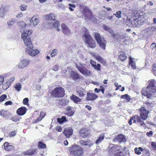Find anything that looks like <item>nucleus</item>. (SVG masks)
<instances>
[{
	"label": "nucleus",
	"instance_id": "30",
	"mask_svg": "<svg viewBox=\"0 0 156 156\" xmlns=\"http://www.w3.org/2000/svg\"><path fill=\"white\" fill-rule=\"evenodd\" d=\"M104 134L103 133H101L99 137L98 138V139L96 141V144H98L103 140L104 138Z\"/></svg>",
	"mask_w": 156,
	"mask_h": 156
},
{
	"label": "nucleus",
	"instance_id": "46",
	"mask_svg": "<svg viewBox=\"0 0 156 156\" xmlns=\"http://www.w3.org/2000/svg\"><path fill=\"white\" fill-rule=\"evenodd\" d=\"M133 119H136L137 122L138 123H141L142 122V120L141 119L140 117L137 115H136L133 117Z\"/></svg>",
	"mask_w": 156,
	"mask_h": 156
},
{
	"label": "nucleus",
	"instance_id": "33",
	"mask_svg": "<svg viewBox=\"0 0 156 156\" xmlns=\"http://www.w3.org/2000/svg\"><path fill=\"white\" fill-rule=\"evenodd\" d=\"M67 120L65 116H63L61 118H58L57 119V121L59 123H62L63 122L67 121Z\"/></svg>",
	"mask_w": 156,
	"mask_h": 156
},
{
	"label": "nucleus",
	"instance_id": "52",
	"mask_svg": "<svg viewBox=\"0 0 156 156\" xmlns=\"http://www.w3.org/2000/svg\"><path fill=\"white\" fill-rule=\"evenodd\" d=\"M58 68L59 66L58 65H55L52 68V69L54 71H57L58 70Z\"/></svg>",
	"mask_w": 156,
	"mask_h": 156
},
{
	"label": "nucleus",
	"instance_id": "47",
	"mask_svg": "<svg viewBox=\"0 0 156 156\" xmlns=\"http://www.w3.org/2000/svg\"><path fill=\"white\" fill-rule=\"evenodd\" d=\"M15 79V78L14 77H13L12 78H11L10 79H9L8 81L6 83L7 85H8V84L10 85L11 83H12L14 80Z\"/></svg>",
	"mask_w": 156,
	"mask_h": 156
},
{
	"label": "nucleus",
	"instance_id": "53",
	"mask_svg": "<svg viewBox=\"0 0 156 156\" xmlns=\"http://www.w3.org/2000/svg\"><path fill=\"white\" fill-rule=\"evenodd\" d=\"M20 8L22 11H25L26 10L27 7L25 5H22L20 6Z\"/></svg>",
	"mask_w": 156,
	"mask_h": 156
},
{
	"label": "nucleus",
	"instance_id": "44",
	"mask_svg": "<svg viewBox=\"0 0 156 156\" xmlns=\"http://www.w3.org/2000/svg\"><path fill=\"white\" fill-rule=\"evenodd\" d=\"M58 50L57 49H54L51 52V57L55 56L57 54Z\"/></svg>",
	"mask_w": 156,
	"mask_h": 156
},
{
	"label": "nucleus",
	"instance_id": "48",
	"mask_svg": "<svg viewBox=\"0 0 156 156\" xmlns=\"http://www.w3.org/2000/svg\"><path fill=\"white\" fill-rule=\"evenodd\" d=\"M122 12L120 11H119L116 12L115 13V16L118 19H119L121 17Z\"/></svg>",
	"mask_w": 156,
	"mask_h": 156
},
{
	"label": "nucleus",
	"instance_id": "42",
	"mask_svg": "<svg viewBox=\"0 0 156 156\" xmlns=\"http://www.w3.org/2000/svg\"><path fill=\"white\" fill-rule=\"evenodd\" d=\"M5 10L4 9H0V17H3L5 16Z\"/></svg>",
	"mask_w": 156,
	"mask_h": 156
},
{
	"label": "nucleus",
	"instance_id": "58",
	"mask_svg": "<svg viewBox=\"0 0 156 156\" xmlns=\"http://www.w3.org/2000/svg\"><path fill=\"white\" fill-rule=\"evenodd\" d=\"M46 113L44 112H41L40 115V116L42 117L41 119H42L44 117V116L45 115Z\"/></svg>",
	"mask_w": 156,
	"mask_h": 156
},
{
	"label": "nucleus",
	"instance_id": "64",
	"mask_svg": "<svg viewBox=\"0 0 156 156\" xmlns=\"http://www.w3.org/2000/svg\"><path fill=\"white\" fill-rule=\"evenodd\" d=\"M12 104V102L11 101H8L5 102V105H11Z\"/></svg>",
	"mask_w": 156,
	"mask_h": 156
},
{
	"label": "nucleus",
	"instance_id": "60",
	"mask_svg": "<svg viewBox=\"0 0 156 156\" xmlns=\"http://www.w3.org/2000/svg\"><path fill=\"white\" fill-rule=\"evenodd\" d=\"M151 145L152 147L154 149H156V143L152 142L151 143Z\"/></svg>",
	"mask_w": 156,
	"mask_h": 156
},
{
	"label": "nucleus",
	"instance_id": "37",
	"mask_svg": "<svg viewBox=\"0 0 156 156\" xmlns=\"http://www.w3.org/2000/svg\"><path fill=\"white\" fill-rule=\"evenodd\" d=\"M135 153L137 154H140L141 153L140 151H142L143 148L141 147H139L138 148L136 147L134 149Z\"/></svg>",
	"mask_w": 156,
	"mask_h": 156
},
{
	"label": "nucleus",
	"instance_id": "1",
	"mask_svg": "<svg viewBox=\"0 0 156 156\" xmlns=\"http://www.w3.org/2000/svg\"><path fill=\"white\" fill-rule=\"evenodd\" d=\"M149 85L147 88H144L141 91L143 95L150 98L154 95L156 92V81L152 80L148 81Z\"/></svg>",
	"mask_w": 156,
	"mask_h": 156
},
{
	"label": "nucleus",
	"instance_id": "11",
	"mask_svg": "<svg viewBox=\"0 0 156 156\" xmlns=\"http://www.w3.org/2000/svg\"><path fill=\"white\" fill-rule=\"evenodd\" d=\"M69 74L70 77L74 80H76L80 78V76L76 71H71L69 73Z\"/></svg>",
	"mask_w": 156,
	"mask_h": 156
},
{
	"label": "nucleus",
	"instance_id": "41",
	"mask_svg": "<svg viewBox=\"0 0 156 156\" xmlns=\"http://www.w3.org/2000/svg\"><path fill=\"white\" fill-rule=\"evenodd\" d=\"M15 22V20L12 19L10 20L7 23L8 25L9 26H12L14 24Z\"/></svg>",
	"mask_w": 156,
	"mask_h": 156
},
{
	"label": "nucleus",
	"instance_id": "18",
	"mask_svg": "<svg viewBox=\"0 0 156 156\" xmlns=\"http://www.w3.org/2000/svg\"><path fill=\"white\" fill-rule=\"evenodd\" d=\"M94 57L99 62L101 63L104 65L106 64V61L104 59L99 55L94 54L93 55Z\"/></svg>",
	"mask_w": 156,
	"mask_h": 156
},
{
	"label": "nucleus",
	"instance_id": "15",
	"mask_svg": "<svg viewBox=\"0 0 156 156\" xmlns=\"http://www.w3.org/2000/svg\"><path fill=\"white\" fill-rule=\"evenodd\" d=\"M90 132L87 129H82L80 132V135L83 138H85L89 135Z\"/></svg>",
	"mask_w": 156,
	"mask_h": 156
},
{
	"label": "nucleus",
	"instance_id": "13",
	"mask_svg": "<svg viewBox=\"0 0 156 156\" xmlns=\"http://www.w3.org/2000/svg\"><path fill=\"white\" fill-rule=\"evenodd\" d=\"M113 141L115 142H118L119 143H121L122 142H124L126 141V139L125 136L119 134L113 139Z\"/></svg>",
	"mask_w": 156,
	"mask_h": 156
},
{
	"label": "nucleus",
	"instance_id": "57",
	"mask_svg": "<svg viewBox=\"0 0 156 156\" xmlns=\"http://www.w3.org/2000/svg\"><path fill=\"white\" fill-rule=\"evenodd\" d=\"M4 80V77L2 76H0V85L2 84Z\"/></svg>",
	"mask_w": 156,
	"mask_h": 156
},
{
	"label": "nucleus",
	"instance_id": "39",
	"mask_svg": "<svg viewBox=\"0 0 156 156\" xmlns=\"http://www.w3.org/2000/svg\"><path fill=\"white\" fill-rule=\"evenodd\" d=\"M59 23L58 21H55L54 23V27L58 31L60 30V29L58 27L59 26Z\"/></svg>",
	"mask_w": 156,
	"mask_h": 156
},
{
	"label": "nucleus",
	"instance_id": "36",
	"mask_svg": "<svg viewBox=\"0 0 156 156\" xmlns=\"http://www.w3.org/2000/svg\"><path fill=\"white\" fill-rule=\"evenodd\" d=\"M121 98L123 99H126L127 100V102H129L130 100L131 99L130 98V97L127 94H125L122 95Z\"/></svg>",
	"mask_w": 156,
	"mask_h": 156
},
{
	"label": "nucleus",
	"instance_id": "7",
	"mask_svg": "<svg viewBox=\"0 0 156 156\" xmlns=\"http://www.w3.org/2000/svg\"><path fill=\"white\" fill-rule=\"evenodd\" d=\"M52 94L54 97H62L65 94V90L62 87H57L53 90Z\"/></svg>",
	"mask_w": 156,
	"mask_h": 156
},
{
	"label": "nucleus",
	"instance_id": "27",
	"mask_svg": "<svg viewBox=\"0 0 156 156\" xmlns=\"http://www.w3.org/2000/svg\"><path fill=\"white\" fill-rule=\"evenodd\" d=\"M114 37L118 40H121L125 38L126 37V36L124 34H122L120 35L119 34L116 33Z\"/></svg>",
	"mask_w": 156,
	"mask_h": 156
},
{
	"label": "nucleus",
	"instance_id": "40",
	"mask_svg": "<svg viewBox=\"0 0 156 156\" xmlns=\"http://www.w3.org/2000/svg\"><path fill=\"white\" fill-rule=\"evenodd\" d=\"M14 87L17 91H19L21 88V86L20 83H18L14 85Z\"/></svg>",
	"mask_w": 156,
	"mask_h": 156
},
{
	"label": "nucleus",
	"instance_id": "24",
	"mask_svg": "<svg viewBox=\"0 0 156 156\" xmlns=\"http://www.w3.org/2000/svg\"><path fill=\"white\" fill-rule=\"evenodd\" d=\"M102 27L105 30L108 31L114 37L115 34L114 33V32L112 29L105 25H103Z\"/></svg>",
	"mask_w": 156,
	"mask_h": 156
},
{
	"label": "nucleus",
	"instance_id": "19",
	"mask_svg": "<svg viewBox=\"0 0 156 156\" xmlns=\"http://www.w3.org/2000/svg\"><path fill=\"white\" fill-rule=\"evenodd\" d=\"M76 91L80 97H82L85 95V90L81 87H77Z\"/></svg>",
	"mask_w": 156,
	"mask_h": 156
},
{
	"label": "nucleus",
	"instance_id": "8",
	"mask_svg": "<svg viewBox=\"0 0 156 156\" xmlns=\"http://www.w3.org/2000/svg\"><path fill=\"white\" fill-rule=\"evenodd\" d=\"M129 23L128 24L129 26H132L133 27H139L141 25V21L139 20L136 18L132 19H128Z\"/></svg>",
	"mask_w": 156,
	"mask_h": 156
},
{
	"label": "nucleus",
	"instance_id": "56",
	"mask_svg": "<svg viewBox=\"0 0 156 156\" xmlns=\"http://www.w3.org/2000/svg\"><path fill=\"white\" fill-rule=\"evenodd\" d=\"M29 99L28 98H25L23 100V103L24 105H27L28 104Z\"/></svg>",
	"mask_w": 156,
	"mask_h": 156
},
{
	"label": "nucleus",
	"instance_id": "12",
	"mask_svg": "<svg viewBox=\"0 0 156 156\" xmlns=\"http://www.w3.org/2000/svg\"><path fill=\"white\" fill-rule=\"evenodd\" d=\"M30 62V60L27 59L21 60L20 62L18 65V66L19 68H24L28 65Z\"/></svg>",
	"mask_w": 156,
	"mask_h": 156
},
{
	"label": "nucleus",
	"instance_id": "45",
	"mask_svg": "<svg viewBox=\"0 0 156 156\" xmlns=\"http://www.w3.org/2000/svg\"><path fill=\"white\" fill-rule=\"evenodd\" d=\"M38 146L39 148H45L46 147V146L42 142L39 141L38 143Z\"/></svg>",
	"mask_w": 156,
	"mask_h": 156
},
{
	"label": "nucleus",
	"instance_id": "34",
	"mask_svg": "<svg viewBox=\"0 0 156 156\" xmlns=\"http://www.w3.org/2000/svg\"><path fill=\"white\" fill-rule=\"evenodd\" d=\"M67 120L65 116H63L61 118H58L57 119V121L59 123H62L63 122L67 121Z\"/></svg>",
	"mask_w": 156,
	"mask_h": 156
},
{
	"label": "nucleus",
	"instance_id": "6",
	"mask_svg": "<svg viewBox=\"0 0 156 156\" xmlns=\"http://www.w3.org/2000/svg\"><path fill=\"white\" fill-rule=\"evenodd\" d=\"M94 37L99 46L103 50H105L106 41L105 40L104 37L98 33L94 34Z\"/></svg>",
	"mask_w": 156,
	"mask_h": 156
},
{
	"label": "nucleus",
	"instance_id": "26",
	"mask_svg": "<svg viewBox=\"0 0 156 156\" xmlns=\"http://www.w3.org/2000/svg\"><path fill=\"white\" fill-rule=\"evenodd\" d=\"M56 15L55 14L51 13L48 14L46 16V19L48 20H55L56 17Z\"/></svg>",
	"mask_w": 156,
	"mask_h": 156
},
{
	"label": "nucleus",
	"instance_id": "23",
	"mask_svg": "<svg viewBox=\"0 0 156 156\" xmlns=\"http://www.w3.org/2000/svg\"><path fill=\"white\" fill-rule=\"evenodd\" d=\"M4 145L5 149L7 151H10L14 149L13 146L9 144L8 142L5 143Z\"/></svg>",
	"mask_w": 156,
	"mask_h": 156
},
{
	"label": "nucleus",
	"instance_id": "17",
	"mask_svg": "<svg viewBox=\"0 0 156 156\" xmlns=\"http://www.w3.org/2000/svg\"><path fill=\"white\" fill-rule=\"evenodd\" d=\"M73 130L70 127L66 128L63 132L64 134L67 137H69L73 134Z\"/></svg>",
	"mask_w": 156,
	"mask_h": 156
},
{
	"label": "nucleus",
	"instance_id": "32",
	"mask_svg": "<svg viewBox=\"0 0 156 156\" xmlns=\"http://www.w3.org/2000/svg\"><path fill=\"white\" fill-rule=\"evenodd\" d=\"M129 64L131 65V66L133 69H135L136 68L135 63V62L133 61L131 57L130 56L129 57Z\"/></svg>",
	"mask_w": 156,
	"mask_h": 156
},
{
	"label": "nucleus",
	"instance_id": "25",
	"mask_svg": "<svg viewBox=\"0 0 156 156\" xmlns=\"http://www.w3.org/2000/svg\"><path fill=\"white\" fill-rule=\"evenodd\" d=\"M0 115L4 117H6L9 116L10 113L7 110L3 109L0 111Z\"/></svg>",
	"mask_w": 156,
	"mask_h": 156
},
{
	"label": "nucleus",
	"instance_id": "29",
	"mask_svg": "<svg viewBox=\"0 0 156 156\" xmlns=\"http://www.w3.org/2000/svg\"><path fill=\"white\" fill-rule=\"evenodd\" d=\"M36 151V149H29L27 151L24 152L25 155H32Z\"/></svg>",
	"mask_w": 156,
	"mask_h": 156
},
{
	"label": "nucleus",
	"instance_id": "14",
	"mask_svg": "<svg viewBox=\"0 0 156 156\" xmlns=\"http://www.w3.org/2000/svg\"><path fill=\"white\" fill-rule=\"evenodd\" d=\"M98 96L94 93L91 92H88L87 94L86 100L87 101H93L96 99Z\"/></svg>",
	"mask_w": 156,
	"mask_h": 156
},
{
	"label": "nucleus",
	"instance_id": "4",
	"mask_svg": "<svg viewBox=\"0 0 156 156\" xmlns=\"http://www.w3.org/2000/svg\"><path fill=\"white\" fill-rule=\"evenodd\" d=\"M70 152V154L73 156H81L83 154L82 148L75 144L71 146Z\"/></svg>",
	"mask_w": 156,
	"mask_h": 156
},
{
	"label": "nucleus",
	"instance_id": "54",
	"mask_svg": "<svg viewBox=\"0 0 156 156\" xmlns=\"http://www.w3.org/2000/svg\"><path fill=\"white\" fill-rule=\"evenodd\" d=\"M60 105H62V106L65 105L66 104V101L63 100H60L59 102Z\"/></svg>",
	"mask_w": 156,
	"mask_h": 156
},
{
	"label": "nucleus",
	"instance_id": "16",
	"mask_svg": "<svg viewBox=\"0 0 156 156\" xmlns=\"http://www.w3.org/2000/svg\"><path fill=\"white\" fill-rule=\"evenodd\" d=\"M62 31L64 34L67 35H69L70 34V31L69 28L64 23L61 25Z\"/></svg>",
	"mask_w": 156,
	"mask_h": 156
},
{
	"label": "nucleus",
	"instance_id": "2",
	"mask_svg": "<svg viewBox=\"0 0 156 156\" xmlns=\"http://www.w3.org/2000/svg\"><path fill=\"white\" fill-rule=\"evenodd\" d=\"M32 32L31 30H26L23 32L21 34V38L27 48L33 47V45L31 40L30 37Z\"/></svg>",
	"mask_w": 156,
	"mask_h": 156
},
{
	"label": "nucleus",
	"instance_id": "61",
	"mask_svg": "<svg viewBox=\"0 0 156 156\" xmlns=\"http://www.w3.org/2000/svg\"><path fill=\"white\" fill-rule=\"evenodd\" d=\"M56 130L58 132H61L62 130V128L60 126H58L56 128Z\"/></svg>",
	"mask_w": 156,
	"mask_h": 156
},
{
	"label": "nucleus",
	"instance_id": "31",
	"mask_svg": "<svg viewBox=\"0 0 156 156\" xmlns=\"http://www.w3.org/2000/svg\"><path fill=\"white\" fill-rule=\"evenodd\" d=\"M119 58L121 61H123L126 59L127 56L124 52H122L119 55Z\"/></svg>",
	"mask_w": 156,
	"mask_h": 156
},
{
	"label": "nucleus",
	"instance_id": "3",
	"mask_svg": "<svg viewBox=\"0 0 156 156\" xmlns=\"http://www.w3.org/2000/svg\"><path fill=\"white\" fill-rule=\"evenodd\" d=\"M84 36L85 37V42L86 46L88 48H94L96 46L95 42L91 36L89 34L88 32H85Z\"/></svg>",
	"mask_w": 156,
	"mask_h": 156
},
{
	"label": "nucleus",
	"instance_id": "55",
	"mask_svg": "<svg viewBox=\"0 0 156 156\" xmlns=\"http://www.w3.org/2000/svg\"><path fill=\"white\" fill-rule=\"evenodd\" d=\"M90 63L92 66L93 67L96 65L97 64V62L92 59L90 60Z\"/></svg>",
	"mask_w": 156,
	"mask_h": 156
},
{
	"label": "nucleus",
	"instance_id": "10",
	"mask_svg": "<svg viewBox=\"0 0 156 156\" xmlns=\"http://www.w3.org/2000/svg\"><path fill=\"white\" fill-rule=\"evenodd\" d=\"M33 48H26V51L30 55L34 56L37 55L39 52V51L37 49H33Z\"/></svg>",
	"mask_w": 156,
	"mask_h": 156
},
{
	"label": "nucleus",
	"instance_id": "50",
	"mask_svg": "<svg viewBox=\"0 0 156 156\" xmlns=\"http://www.w3.org/2000/svg\"><path fill=\"white\" fill-rule=\"evenodd\" d=\"M69 9L71 11H73L74 9L76 7L75 5L74 4H69Z\"/></svg>",
	"mask_w": 156,
	"mask_h": 156
},
{
	"label": "nucleus",
	"instance_id": "59",
	"mask_svg": "<svg viewBox=\"0 0 156 156\" xmlns=\"http://www.w3.org/2000/svg\"><path fill=\"white\" fill-rule=\"evenodd\" d=\"M153 133V132L151 131L149 132H147L146 133V135L147 136H152Z\"/></svg>",
	"mask_w": 156,
	"mask_h": 156
},
{
	"label": "nucleus",
	"instance_id": "9",
	"mask_svg": "<svg viewBox=\"0 0 156 156\" xmlns=\"http://www.w3.org/2000/svg\"><path fill=\"white\" fill-rule=\"evenodd\" d=\"M140 117L143 120H146L148 118L149 112L144 107H141L139 109Z\"/></svg>",
	"mask_w": 156,
	"mask_h": 156
},
{
	"label": "nucleus",
	"instance_id": "28",
	"mask_svg": "<svg viewBox=\"0 0 156 156\" xmlns=\"http://www.w3.org/2000/svg\"><path fill=\"white\" fill-rule=\"evenodd\" d=\"M70 98L75 103H77L81 101V99L76 96L73 95L70 97Z\"/></svg>",
	"mask_w": 156,
	"mask_h": 156
},
{
	"label": "nucleus",
	"instance_id": "20",
	"mask_svg": "<svg viewBox=\"0 0 156 156\" xmlns=\"http://www.w3.org/2000/svg\"><path fill=\"white\" fill-rule=\"evenodd\" d=\"M27 110V109L26 107H22L17 110L16 113L19 115H23L26 113Z\"/></svg>",
	"mask_w": 156,
	"mask_h": 156
},
{
	"label": "nucleus",
	"instance_id": "21",
	"mask_svg": "<svg viewBox=\"0 0 156 156\" xmlns=\"http://www.w3.org/2000/svg\"><path fill=\"white\" fill-rule=\"evenodd\" d=\"M80 143L82 145L88 146L90 147L93 144V142L90 140L86 141L81 140L80 141Z\"/></svg>",
	"mask_w": 156,
	"mask_h": 156
},
{
	"label": "nucleus",
	"instance_id": "63",
	"mask_svg": "<svg viewBox=\"0 0 156 156\" xmlns=\"http://www.w3.org/2000/svg\"><path fill=\"white\" fill-rule=\"evenodd\" d=\"M20 24L23 28L25 27L26 25L25 23L23 21L20 22Z\"/></svg>",
	"mask_w": 156,
	"mask_h": 156
},
{
	"label": "nucleus",
	"instance_id": "38",
	"mask_svg": "<svg viewBox=\"0 0 156 156\" xmlns=\"http://www.w3.org/2000/svg\"><path fill=\"white\" fill-rule=\"evenodd\" d=\"M142 151L145 156H150V153L149 150L148 149L145 148L144 149H143Z\"/></svg>",
	"mask_w": 156,
	"mask_h": 156
},
{
	"label": "nucleus",
	"instance_id": "62",
	"mask_svg": "<svg viewBox=\"0 0 156 156\" xmlns=\"http://www.w3.org/2000/svg\"><path fill=\"white\" fill-rule=\"evenodd\" d=\"M152 70L155 73H156V63L153 64L152 67Z\"/></svg>",
	"mask_w": 156,
	"mask_h": 156
},
{
	"label": "nucleus",
	"instance_id": "5",
	"mask_svg": "<svg viewBox=\"0 0 156 156\" xmlns=\"http://www.w3.org/2000/svg\"><path fill=\"white\" fill-rule=\"evenodd\" d=\"M75 66L79 71L84 75L88 76L90 75L91 72L85 68V64L79 62L76 63Z\"/></svg>",
	"mask_w": 156,
	"mask_h": 156
},
{
	"label": "nucleus",
	"instance_id": "43",
	"mask_svg": "<svg viewBox=\"0 0 156 156\" xmlns=\"http://www.w3.org/2000/svg\"><path fill=\"white\" fill-rule=\"evenodd\" d=\"M94 69L97 71H101V65L99 64H97L94 67H93Z\"/></svg>",
	"mask_w": 156,
	"mask_h": 156
},
{
	"label": "nucleus",
	"instance_id": "22",
	"mask_svg": "<svg viewBox=\"0 0 156 156\" xmlns=\"http://www.w3.org/2000/svg\"><path fill=\"white\" fill-rule=\"evenodd\" d=\"M39 22V20L35 16H34L30 20V24L31 25L36 26L38 24Z\"/></svg>",
	"mask_w": 156,
	"mask_h": 156
},
{
	"label": "nucleus",
	"instance_id": "49",
	"mask_svg": "<svg viewBox=\"0 0 156 156\" xmlns=\"http://www.w3.org/2000/svg\"><path fill=\"white\" fill-rule=\"evenodd\" d=\"M7 98V95L6 94H2L0 97V102L4 101Z\"/></svg>",
	"mask_w": 156,
	"mask_h": 156
},
{
	"label": "nucleus",
	"instance_id": "35",
	"mask_svg": "<svg viewBox=\"0 0 156 156\" xmlns=\"http://www.w3.org/2000/svg\"><path fill=\"white\" fill-rule=\"evenodd\" d=\"M21 118L19 117L17 115H14L11 118V119L12 120L13 122H18L19 121Z\"/></svg>",
	"mask_w": 156,
	"mask_h": 156
},
{
	"label": "nucleus",
	"instance_id": "51",
	"mask_svg": "<svg viewBox=\"0 0 156 156\" xmlns=\"http://www.w3.org/2000/svg\"><path fill=\"white\" fill-rule=\"evenodd\" d=\"M86 8L87 11H85V9L84 10V11L85 12H87L90 15V16L88 17V19H90L92 17V15H91V12L90 11V9H88V8Z\"/></svg>",
	"mask_w": 156,
	"mask_h": 156
}]
</instances>
